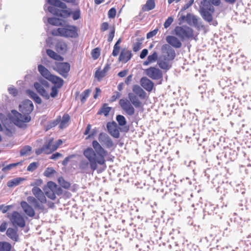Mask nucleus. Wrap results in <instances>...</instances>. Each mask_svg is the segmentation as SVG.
Here are the masks:
<instances>
[{
    "mask_svg": "<svg viewBox=\"0 0 251 251\" xmlns=\"http://www.w3.org/2000/svg\"><path fill=\"white\" fill-rule=\"evenodd\" d=\"M92 146L93 149L88 147L83 151V155L87 161L81 160L79 167L81 170H86L90 166L91 170L94 171L97 169L98 165L104 166L102 170H98V172L100 173L106 168L105 157L108 152L96 140L93 141Z\"/></svg>",
    "mask_w": 251,
    "mask_h": 251,
    "instance_id": "obj_1",
    "label": "nucleus"
},
{
    "mask_svg": "<svg viewBox=\"0 0 251 251\" xmlns=\"http://www.w3.org/2000/svg\"><path fill=\"white\" fill-rule=\"evenodd\" d=\"M162 54L157 59V64L162 70H169L172 64L171 61L173 60L176 56V53L169 45H164L161 48Z\"/></svg>",
    "mask_w": 251,
    "mask_h": 251,
    "instance_id": "obj_2",
    "label": "nucleus"
},
{
    "mask_svg": "<svg viewBox=\"0 0 251 251\" xmlns=\"http://www.w3.org/2000/svg\"><path fill=\"white\" fill-rule=\"evenodd\" d=\"M77 29L76 26L67 25L52 30L51 33L54 36L64 37L75 38L77 36Z\"/></svg>",
    "mask_w": 251,
    "mask_h": 251,
    "instance_id": "obj_3",
    "label": "nucleus"
},
{
    "mask_svg": "<svg viewBox=\"0 0 251 251\" xmlns=\"http://www.w3.org/2000/svg\"><path fill=\"white\" fill-rule=\"evenodd\" d=\"M214 7L207 0H202L200 7V12L202 18L210 23L213 20L212 14L214 12Z\"/></svg>",
    "mask_w": 251,
    "mask_h": 251,
    "instance_id": "obj_4",
    "label": "nucleus"
},
{
    "mask_svg": "<svg viewBox=\"0 0 251 251\" xmlns=\"http://www.w3.org/2000/svg\"><path fill=\"white\" fill-rule=\"evenodd\" d=\"M38 69L40 74L46 79L51 82L59 88L63 84V80L59 77L52 75L44 66L39 65Z\"/></svg>",
    "mask_w": 251,
    "mask_h": 251,
    "instance_id": "obj_5",
    "label": "nucleus"
},
{
    "mask_svg": "<svg viewBox=\"0 0 251 251\" xmlns=\"http://www.w3.org/2000/svg\"><path fill=\"white\" fill-rule=\"evenodd\" d=\"M10 118L11 121L20 127H24L26 126L25 123L31 120V117L29 115H22L14 110H12L11 116Z\"/></svg>",
    "mask_w": 251,
    "mask_h": 251,
    "instance_id": "obj_6",
    "label": "nucleus"
},
{
    "mask_svg": "<svg viewBox=\"0 0 251 251\" xmlns=\"http://www.w3.org/2000/svg\"><path fill=\"white\" fill-rule=\"evenodd\" d=\"M175 34L182 41L193 36V30L189 26H176L175 29Z\"/></svg>",
    "mask_w": 251,
    "mask_h": 251,
    "instance_id": "obj_7",
    "label": "nucleus"
},
{
    "mask_svg": "<svg viewBox=\"0 0 251 251\" xmlns=\"http://www.w3.org/2000/svg\"><path fill=\"white\" fill-rule=\"evenodd\" d=\"M34 87L37 92L43 97L47 100L49 99L50 95L44 89V87L48 88L49 87V83L47 80L43 78H40L38 81L34 83Z\"/></svg>",
    "mask_w": 251,
    "mask_h": 251,
    "instance_id": "obj_8",
    "label": "nucleus"
},
{
    "mask_svg": "<svg viewBox=\"0 0 251 251\" xmlns=\"http://www.w3.org/2000/svg\"><path fill=\"white\" fill-rule=\"evenodd\" d=\"M7 217L14 226H19L23 227L25 226V221L23 216L17 211L12 214L8 213Z\"/></svg>",
    "mask_w": 251,
    "mask_h": 251,
    "instance_id": "obj_9",
    "label": "nucleus"
},
{
    "mask_svg": "<svg viewBox=\"0 0 251 251\" xmlns=\"http://www.w3.org/2000/svg\"><path fill=\"white\" fill-rule=\"evenodd\" d=\"M53 69L64 77L67 76L70 70V65L66 62H55L52 66Z\"/></svg>",
    "mask_w": 251,
    "mask_h": 251,
    "instance_id": "obj_10",
    "label": "nucleus"
},
{
    "mask_svg": "<svg viewBox=\"0 0 251 251\" xmlns=\"http://www.w3.org/2000/svg\"><path fill=\"white\" fill-rule=\"evenodd\" d=\"M146 74L151 78L153 80H162L163 74L159 69L151 67L145 70Z\"/></svg>",
    "mask_w": 251,
    "mask_h": 251,
    "instance_id": "obj_11",
    "label": "nucleus"
},
{
    "mask_svg": "<svg viewBox=\"0 0 251 251\" xmlns=\"http://www.w3.org/2000/svg\"><path fill=\"white\" fill-rule=\"evenodd\" d=\"M119 104L122 109L128 115L132 116L134 114V108L130 101L127 99H121L119 100Z\"/></svg>",
    "mask_w": 251,
    "mask_h": 251,
    "instance_id": "obj_12",
    "label": "nucleus"
},
{
    "mask_svg": "<svg viewBox=\"0 0 251 251\" xmlns=\"http://www.w3.org/2000/svg\"><path fill=\"white\" fill-rule=\"evenodd\" d=\"M34 108L32 101L30 100H24L19 105V110L24 114L29 115Z\"/></svg>",
    "mask_w": 251,
    "mask_h": 251,
    "instance_id": "obj_13",
    "label": "nucleus"
},
{
    "mask_svg": "<svg viewBox=\"0 0 251 251\" xmlns=\"http://www.w3.org/2000/svg\"><path fill=\"white\" fill-rule=\"evenodd\" d=\"M98 140L102 145L105 146L107 148H112L114 146L111 139L106 133H100L99 135Z\"/></svg>",
    "mask_w": 251,
    "mask_h": 251,
    "instance_id": "obj_14",
    "label": "nucleus"
},
{
    "mask_svg": "<svg viewBox=\"0 0 251 251\" xmlns=\"http://www.w3.org/2000/svg\"><path fill=\"white\" fill-rule=\"evenodd\" d=\"M32 193L41 204H42L47 202V199L44 192L39 187L34 186L32 189Z\"/></svg>",
    "mask_w": 251,
    "mask_h": 251,
    "instance_id": "obj_15",
    "label": "nucleus"
},
{
    "mask_svg": "<svg viewBox=\"0 0 251 251\" xmlns=\"http://www.w3.org/2000/svg\"><path fill=\"white\" fill-rule=\"evenodd\" d=\"M132 57V53L131 51L127 49L124 48L120 52L118 59L119 61L126 63L128 62Z\"/></svg>",
    "mask_w": 251,
    "mask_h": 251,
    "instance_id": "obj_16",
    "label": "nucleus"
},
{
    "mask_svg": "<svg viewBox=\"0 0 251 251\" xmlns=\"http://www.w3.org/2000/svg\"><path fill=\"white\" fill-rule=\"evenodd\" d=\"M107 128L111 136L115 138L119 137L120 133L116 123H108L107 125Z\"/></svg>",
    "mask_w": 251,
    "mask_h": 251,
    "instance_id": "obj_17",
    "label": "nucleus"
},
{
    "mask_svg": "<svg viewBox=\"0 0 251 251\" xmlns=\"http://www.w3.org/2000/svg\"><path fill=\"white\" fill-rule=\"evenodd\" d=\"M140 84L142 87L148 92L151 91L154 86L153 82L146 77L141 78Z\"/></svg>",
    "mask_w": 251,
    "mask_h": 251,
    "instance_id": "obj_18",
    "label": "nucleus"
},
{
    "mask_svg": "<svg viewBox=\"0 0 251 251\" xmlns=\"http://www.w3.org/2000/svg\"><path fill=\"white\" fill-rule=\"evenodd\" d=\"M21 206L24 211L29 217H32L35 215V211L31 206L25 201H22L21 202Z\"/></svg>",
    "mask_w": 251,
    "mask_h": 251,
    "instance_id": "obj_19",
    "label": "nucleus"
},
{
    "mask_svg": "<svg viewBox=\"0 0 251 251\" xmlns=\"http://www.w3.org/2000/svg\"><path fill=\"white\" fill-rule=\"evenodd\" d=\"M167 42L175 48H179L181 47V41L176 37L174 36H168L166 37Z\"/></svg>",
    "mask_w": 251,
    "mask_h": 251,
    "instance_id": "obj_20",
    "label": "nucleus"
},
{
    "mask_svg": "<svg viewBox=\"0 0 251 251\" xmlns=\"http://www.w3.org/2000/svg\"><path fill=\"white\" fill-rule=\"evenodd\" d=\"M133 94L138 96L141 99H145L146 97V93L139 85H134L132 88Z\"/></svg>",
    "mask_w": 251,
    "mask_h": 251,
    "instance_id": "obj_21",
    "label": "nucleus"
},
{
    "mask_svg": "<svg viewBox=\"0 0 251 251\" xmlns=\"http://www.w3.org/2000/svg\"><path fill=\"white\" fill-rule=\"evenodd\" d=\"M56 50L60 54L65 53L68 50L67 44L63 41H58L56 44Z\"/></svg>",
    "mask_w": 251,
    "mask_h": 251,
    "instance_id": "obj_22",
    "label": "nucleus"
},
{
    "mask_svg": "<svg viewBox=\"0 0 251 251\" xmlns=\"http://www.w3.org/2000/svg\"><path fill=\"white\" fill-rule=\"evenodd\" d=\"M128 97L130 102L136 108L140 107L142 103L139 100V98L133 93H129L128 94Z\"/></svg>",
    "mask_w": 251,
    "mask_h": 251,
    "instance_id": "obj_23",
    "label": "nucleus"
},
{
    "mask_svg": "<svg viewBox=\"0 0 251 251\" xmlns=\"http://www.w3.org/2000/svg\"><path fill=\"white\" fill-rule=\"evenodd\" d=\"M27 201L29 203L33 204L35 209L38 210L44 209V206L43 204L40 203L35 197L29 196L27 198Z\"/></svg>",
    "mask_w": 251,
    "mask_h": 251,
    "instance_id": "obj_24",
    "label": "nucleus"
},
{
    "mask_svg": "<svg viewBox=\"0 0 251 251\" xmlns=\"http://www.w3.org/2000/svg\"><path fill=\"white\" fill-rule=\"evenodd\" d=\"M52 143L53 138H50L44 145L43 147L46 154H50L54 151H53V146Z\"/></svg>",
    "mask_w": 251,
    "mask_h": 251,
    "instance_id": "obj_25",
    "label": "nucleus"
},
{
    "mask_svg": "<svg viewBox=\"0 0 251 251\" xmlns=\"http://www.w3.org/2000/svg\"><path fill=\"white\" fill-rule=\"evenodd\" d=\"M199 19L196 16L188 14L186 17V21L190 25H197L199 24Z\"/></svg>",
    "mask_w": 251,
    "mask_h": 251,
    "instance_id": "obj_26",
    "label": "nucleus"
},
{
    "mask_svg": "<svg viewBox=\"0 0 251 251\" xmlns=\"http://www.w3.org/2000/svg\"><path fill=\"white\" fill-rule=\"evenodd\" d=\"M110 65L107 64L102 71L97 70L95 73V76L98 79H100L105 76L106 73L110 70Z\"/></svg>",
    "mask_w": 251,
    "mask_h": 251,
    "instance_id": "obj_27",
    "label": "nucleus"
},
{
    "mask_svg": "<svg viewBox=\"0 0 251 251\" xmlns=\"http://www.w3.org/2000/svg\"><path fill=\"white\" fill-rule=\"evenodd\" d=\"M25 178L23 177H16L13 179H11L8 181L7 183V185L9 187H13L16 186L18 185L23 181H25Z\"/></svg>",
    "mask_w": 251,
    "mask_h": 251,
    "instance_id": "obj_28",
    "label": "nucleus"
},
{
    "mask_svg": "<svg viewBox=\"0 0 251 251\" xmlns=\"http://www.w3.org/2000/svg\"><path fill=\"white\" fill-rule=\"evenodd\" d=\"M7 236L11 239L14 241H17L18 239V235L17 231L12 228H9L6 231Z\"/></svg>",
    "mask_w": 251,
    "mask_h": 251,
    "instance_id": "obj_29",
    "label": "nucleus"
},
{
    "mask_svg": "<svg viewBox=\"0 0 251 251\" xmlns=\"http://www.w3.org/2000/svg\"><path fill=\"white\" fill-rule=\"evenodd\" d=\"M155 6L154 0H148L146 3L143 6L142 9L144 11H149L154 9Z\"/></svg>",
    "mask_w": 251,
    "mask_h": 251,
    "instance_id": "obj_30",
    "label": "nucleus"
},
{
    "mask_svg": "<svg viewBox=\"0 0 251 251\" xmlns=\"http://www.w3.org/2000/svg\"><path fill=\"white\" fill-rule=\"evenodd\" d=\"M158 58V55L156 52H154L152 54L148 56L147 59L144 62L143 65L147 66L150 64L154 62Z\"/></svg>",
    "mask_w": 251,
    "mask_h": 251,
    "instance_id": "obj_31",
    "label": "nucleus"
},
{
    "mask_svg": "<svg viewBox=\"0 0 251 251\" xmlns=\"http://www.w3.org/2000/svg\"><path fill=\"white\" fill-rule=\"evenodd\" d=\"M47 1L50 4L62 9H66L67 8V5L65 3L58 0H47Z\"/></svg>",
    "mask_w": 251,
    "mask_h": 251,
    "instance_id": "obj_32",
    "label": "nucleus"
},
{
    "mask_svg": "<svg viewBox=\"0 0 251 251\" xmlns=\"http://www.w3.org/2000/svg\"><path fill=\"white\" fill-rule=\"evenodd\" d=\"M27 94L32 98L36 103L38 104H40L42 102V100L41 98L35 93L34 92L27 90H26Z\"/></svg>",
    "mask_w": 251,
    "mask_h": 251,
    "instance_id": "obj_33",
    "label": "nucleus"
},
{
    "mask_svg": "<svg viewBox=\"0 0 251 251\" xmlns=\"http://www.w3.org/2000/svg\"><path fill=\"white\" fill-rule=\"evenodd\" d=\"M47 54L51 58L57 61H62L63 58L60 55L57 54L55 52L51 50L48 49L47 50Z\"/></svg>",
    "mask_w": 251,
    "mask_h": 251,
    "instance_id": "obj_34",
    "label": "nucleus"
},
{
    "mask_svg": "<svg viewBox=\"0 0 251 251\" xmlns=\"http://www.w3.org/2000/svg\"><path fill=\"white\" fill-rule=\"evenodd\" d=\"M11 116V114H8L6 116L2 113H0V120L2 122L3 126L6 127H7V126H8L9 122L11 121L10 118Z\"/></svg>",
    "mask_w": 251,
    "mask_h": 251,
    "instance_id": "obj_35",
    "label": "nucleus"
},
{
    "mask_svg": "<svg viewBox=\"0 0 251 251\" xmlns=\"http://www.w3.org/2000/svg\"><path fill=\"white\" fill-rule=\"evenodd\" d=\"M70 120V117L68 114L63 115L62 119L60 124V127L62 129L66 127L68 125V123Z\"/></svg>",
    "mask_w": 251,
    "mask_h": 251,
    "instance_id": "obj_36",
    "label": "nucleus"
},
{
    "mask_svg": "<svg viewBox=\"0 0 251 251\" xmlns=\"http://www.w3.org/2000/svg\"><path fill=\"white\" fill-rule=\"evenodd\" d=\"M11 245L8 242H0V251H10Z\"/></svg>",
    "mask_w": 251,
    "mask_h": 251,
    "instance_id": "obj_37",
    "label": "nucleus"
},
{
    "mask_svg": "<svg viewBox=\"0 0 251 251\" xmlns=\"http://www.w3.org/2000/svg\"><path fill=\"white\" fill-rule=\"evenodd\" d=\"M45 193L46 195L50 199L54 200L56 198L55 194L57 193V191L45 189Z\"/></svg>",
    "mask_w": 251,
    "mask_h": 251,
    "instance_id": "obj_38",
    "label": "nucleus"
},
{
    "mask_svg": "<svg viewBox=\"0 0 251 251\" xmlns=\"http://www.w3.org/2000/svg\"><path fill=\"white\" fill-rule=\"evenodd\" d=\"M32 148L29 146H25L23 147L20 151L21 156L27 155L31 151Z\"/></svg>",
    "mask_w": 251,
    "mask_h": 251,
    "instance_id": "obj_39",
    "label": "nucleus"
},
{
    "mask_svg": "<svg viewBox=\"0 0 251 251\" xmlns=\"http://www.w3.org/2000/svg\"><path fill=\"white\" fill-rule=\"evenodd\" d=\"M48 23L53 25H60L62 24L61 21L56 18H49L48 19Z\"/></svg>",
    "mask_w": 251,
    "mask_h": 251,
    "instance_id": "obj_40",
    "label": "nucleus"
},
{
    "mask_svg": "<svg viewBox=\"0 0 251 251\" xmlns=\"http://www.w3.org/2000/svg\"><path fill=\"white\" fill-rule=\"evenodd\" d=\"M55 173H56V171L54 169L51 167H48L44 172V175L46 177H50Z\"/></svg>",
    "mask_w": 251,
    "mask_h": 251,
    "instance_id": "obj_41",
    "label": "nucleus"
},
{
    "mask_svg": "<svg viewBox=\"0 0 251 251\" xmlns=\"http://www.w3.org/2000/svg\"><path fill=\"white\" fill-rule=\"evenodd\" d=\"M137 41L133 45L132 49L134 52H137L141 49L142 44V40L138 38L137 39Z\"/></svg>",
    "mask_w": 251,
    "mask_h": 251,
    "instance_id": "obj_42",
    "label": "nucleus"
},
{
    "mask_svg": "<svg viewBox=\"0 0 251 251\" xmlns=\"http://www.w3.org/2000/svg\"><path fill=\"white\" fill-rule=\"evenodd\" d=\"M111 108L110 107H108L106 104H104L102 107L100 109L99 112L100 114H102L104 116H106L108 115L110 111L111 110Z\"/></svg>",
    "mask_w": 251,
    "mask_h": 251,
    "instance_id": "obj_43",
    "label": "nucleus"
},
{
    "mask_svg": "<svg viewBox=\"0 0 251 251\" xmlns=\"http://www.w3.org/2000/svg\"><path fill=\"white\" fill-rule=\"evenodd\" d=\"M116 120L121 126H124L126 124V121L125 117L123 115H119L116 117Z\"/></svg>",
    "mask_w": 251,
    "mask_h": 251,
    "instance_id": "obj_44",
    "label": "nucleus"
},
{
    "mask_svg": "<svg viewBox=\"0 0 251 251\" xmlns=\"http://www.w3.org/2000/svg\"><path fill=\"white\" fill-rule=\"evenodd\" d=\"M58 181L59 184L64 188H68L70 187V183L65 181L62 177H59Z\"/></svg>",
    "mask_w": 251,
    "mask_h": 251,
    "instance_id": "obj_45",
    "label": "nucleus"
},
{
    "mask_svg": "<svg viewBox=\"0 0 251 251\" xmlns=\"http://www.w3.org/2000/svg\"><path fill=\"white\" fill-rule=\"evenodd\" d=\"M70 15V12L68 10L63 9L58 11L57 16L63 18H67Z\"/></svg>",
    "mask_w": 251,
    "mask_h": 251,
    "instance_id": "obj_46",
    "label": "nucleus"
},
{
    "mask_svg": "<svg viewBox=\"0 0 251 251\" xmlns=\"http://www.w3.org/2000/svg\"><path fill=\"white\" fill-rule=\"evenodd\" d=\"M90 93V90L89 89L85 90L80 95L81 101L84 102L86 99L88 97Z\"/></svg>",
    "mask_w": 251,
    "mask_h": 251,
    "instance_id": "obj_47",
    "label": "nucleus"
},
{
    "mask_svg": "<svg viewBox=\"0 0 251 251\" xmlns=\"http://www.w3.org/2000/svg\"><path fill=\"white\" fill-rule=\"evenodd\" d=\"M57 189L58 187L55 183L50 181L47 183V187L45 189L57 191Z\"/></svg>",
    "mask_w": 251,
    "mask_h": 251,
    "instance_id": "obj_48",
    "label": "nucleus"
},
{
    "mask_svg": "<svg viewBox=\"0 0 251 251\" xmlns=\"http://www.w3.org/2000/svg\"><path fill=\"white\" fill-rule=\"evenodd\" d=\"M21 164H22V162H18V163L9 164L8 165L6 166L5 167H3L2 169V171L3 172L8 171L12 169L13 168L16 167L18 165Z\"/></svg>",
    "mask_w": 251,
    "mask_h": 251,
    "instance_id": "obj_49",
    "label": "nucleus"
},
{
    "mask_svg": "<svg viewBox=\"0 0 251 251\" xmlns=\"http://www.w3.org/2000/svg\"><path fill=\"white\" fill-rule=\"evenodd\" d=\"M91 55L94 59H97L100 55V50L99 48L93 49L91 52Z\"/></svg>",
    "mask_w": 251,
    "mask_h": 251,
    "instance_id": "obj_50",
    "label": "nucleus"
},
{
    "mask_svg": "<svg viewBox=\"0 0 251 251\" xmlns=\"http://www.w3.org/2000/svg\"><path fill=\"white\" fill-rule=\"evenodd\" d=\"M48 11L51 14L57 16L58 11L59 9H57L56 6L53 5L50 6L48 7Z\"/></svg>",
    "mask_w": 251,
    "mask_h": 251,
    "instance_id": "obj_51",
    "label": "nucleus"
},
{
    "mask_svg": "<svg viewBox=\"0 0 251 251\" xmlns=\"http://www.w3.org/2000/svg\"><path fill=\"white\" fill-rule=\"evenodd\" d=\"M38 167V163L36 162H32L30 163L27 167V170L29 172H33Z\"/></svg>",
    "mask_w": 251,
    "mask_h": 251,
    "instance_id": "obj_52",
    "label": "nucleus"
},
{
    "mask_svg": "<svg viewBox=\"0 0 251 251\" xmlns=\"http://www.w3.org/2000/svg\"><path fill=\"white\" fill-rule=\"evenodd\" d=\"M114 34H115V28L114 26L110 28V31L108 35V41L109 42H111L114 37Z\"/></svg>",
    "mask_w": 251,
    "mask_h": 251,
    "instance_id": "obj_53",
    "label": "nucleus"
},
{
    "mask_svg": "<svg viewBox=\"0 0 251 251\" xmlns=\"http://www.w3.org/2000/svg\"><path fill=\"white\" fill-rule=\"evenodd\" d=\"M174 21V19L172 17H169L166 20L164 24V26L165 28H167L172 24Z\"/></svg>",
    "mask_w": 251,
    "mask_h": 251,
    "instance_id": "obj_54",
    "label": "nucleus"
},
{
    "mask_svg": "<svg viewBox=\"0 0 251 251\" xmlns=\"http://www.w3.org/2000/svg\"><path fill=\"white\" fill-rule=\"evenodd\" d=\"M116 14V10L114 8H111L108 12V17L109 18H113L115 17Z\"/></svg>",
    "mask_w": 251,
    "mask_h": 251,
    "instance_id": "obj_55",
    "label": "nucleus"
},
{
    "mask_svg": "<svg viewBox=\"0 0 251 251\" xmlns=\"http://www.w3.org/2000/svg\"><path fill=\"white\" fill-rule=\"evenodd\" d=\"M57 87L58 88L57 85H56V86H53L51 88V92L50 95L52 98H55L58 94V90Z\"/></svg>",
    "mask_w": 251,
    "mask_h": 251,
    "instance_id": "obj_56",
    "label": "nucleus"
},
{
    "mask_svg": "<svg viewBox=\"0 0 251 251\" xmlns=\"http://www.w3.org/2000/svg\"><path fill=\"white\" fill-rule=\"evenodd\" d=\"M9 94H11L13 96H16L17 95V90L13 86H10L8 89Z\"/></svg>",
    "mask_w": 251,
    "mask_h": 251,
    "instance_id": "obj_57",
    "label": "nucleus"
},
{
    "mask_svg": "<svg viewBox=\"0 0 251 251\" xmlns=\"http://www.w3.org/2000/svg\"><path fill=\"white\" fill-rule=\"evenodd\" d=\"M11 207L12 205H11L7 206H4L3 205H1L0 206V210L1 211V212L3 213H5Z\"/></svg>",
    "mask_w": 251,
    "mask_h": 251,
    "instance_id": "obj_58",
    "label": "nucleus"
},
{
    "mask_svg": "<svg viewBox=\"0 0 251 251\" xmlns=\"http://www.w3.org/2000/svg\"><path fill=\"white\" fill-rule=\"evenodd\" d=\"M80 12L79 10L75 11L73 13V18L74 20H77L80 18Z\"/></svg>",
    "mask_w": 251,
    "mask_h": 251,
    "instance_id": "obj_59",
    "label": "nucleus"
},
{
    "mask_svg": "<svg viewBox=\"0 0 251 251\" xmlns=\"http://www.w3.org/2000/svg\"><path fill=\"white\" fill-rule=\"evenodd\" d=\"M194 2V0H189L183 6V9L186 10L189 7H190Z\"/></svg>",
    "mask_w": 251,
    "mask_h": 251,
    "instance_id": "obj_60",
    "label": "nucleus"
},
{
    "mask_svg": "<svg viewBox=\"0 0 251 251\" xmlns=\"http://www.w3.org/2000/svg\"><path fill=\"white\" fill-rule=\"evenodd\" d=\"M7 226V223L5 222H3L0 226V231L4 232L6 230Z\"/></svg>",
    "mask_w": 251,
    "mask_h": 251,
    "instance_id": "obj_61",
    "label": "nucleus"
},
{
    "mask_svg": "<svg viewBox=\"0 0 251 251\" xmlns=\"http://www.w3.org/2000/svg\"><path fill=\"white\" fill-rule=\"evenodd\" d=\"M121 96V94L119 92H116L111 98V101H115L117 99L120 98Z\"/></svg>",
    "mask_w": 251,
    "mask_h": 251,
    "instance_id": "obj_62",
    "label": "nucleus"
},
{
    "mask_svg": "<svg viewBox=\"0 0 251 251\" xmlns=\"http://www.w3.org/2000/svg\"><path fill=\"white\" fill-rule=\"evenodd\" d=\"M148 50L147 49H144L142 50L140 54V57L141 59L144 58L148 54Z\"/></svg>",
    "mask_w": 251,
    "mask_h": 251,
    "instance_id": "obj_63",
    "label": "nucleus"
},
{
    "mask_svg": "<svg viewBox=\"0 0 251 251\" xmlns=\"http://www.w3.org/2000/svg\"><path fill=\"white\" fill-rule=\"evenodd\" d=\"M109 26V25L106 22L103 23L101 25L100 29L102 31H104L108 29Z\"/></svg>",
    "mask_w": 251,
    "mask_h": 251,
    "instance_id": "obj_64",
    "label": "nucleus"
}]
</instances>
